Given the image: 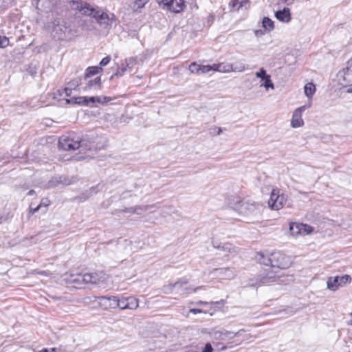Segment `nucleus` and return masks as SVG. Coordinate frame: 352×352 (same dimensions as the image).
I'll use <instances>...</instances> for the list:
<instances>
[{
	"label": "nucleus",
	"instance_id": "obj_1",
	"mask_svg": "<svg viewBox=\"0 0 352 352\" xmlns=\"http://www.w3.org/2000/svg\"><path fill=\"white\" fill-rule=\"evenodd\" d=\"M229 204L234 210L245 217L256 215L259 211L260 205L258 203L239 197H233Z\"/></svg>",
	"mask_w": 352,
	"mask_h": 352
},
{
	"label": "nucleus",
	"instance_id": "obj_2",
	"mask_svg": "<svg viewBox=\"0 0 352 352\" xmlns=\"http://www.w3.org/2000/svg\"><path fill=\"white\" fill-rule=\"evenodd\" d=\"M98 299L112 300L113 304H110L109 306L113 308L119 307L121 309H135L138 307V300L134 297L130 296L127 298H122L118 299L116 296H99Z\"/></svg>",
	"mask_w": 352,
	"mask_h": 352
},
{
	"label": "nucleus",
	"instance_id": "obj_3",
	"mask_svg": "<svg viewBox=\"0 0 352 352\" xmlns=\"http://www.w3.org/2000/svg\"><path fill=\"white\" fill-rule=\"evenodd\" d=\"M265 265H270L272 268L286 269L290 265L289 259L280 252H272L267 261H262Z\"/></svg>",
	"mask_w": 352,
	"mask_h": 352
},
{
	"label": "nucleus",
	"instance_id": "obj_4",
	"mask_svg": "<svg viewBox=\"0 0 352 352\" xmlns=\"http://www.w3.org/2000/svg\"><path fill=\"white\" fill-rule=\"evenodd\" d=\"M59 148L67 151H74L80 147V137L62 135L58 140Z\"/></svg>",
	"mask_w": 352,
	"mask_h": 352
},
{
	"label": "nucleus",
	"instance_id": "obj_5",
	"mask_svg": "<svg viewBox=\"0 0 352 352\" xmlns=\"http://www.w3.org/2000/svg\"><path fill=\"white\" fill-rule=\"evenodd\" d=\"M212 246L217 250V254L221 256H228L230 254L236 253V248L232 243H221L212 241Z\"/></svg>",
	"mask_w": 352,
	"mask_h": 352
},
{
	"label": "nucleus",
	"instance_id": "obj_6",
	"mask_svg": "<svg viewBox=\"0 0 352 352\" xmlns=\"http://www.w3.org/2000/svg\"><path fill=\"white\" fill-rule=\"evenodd\" d=\"M351 281V277L349 275H344L342 276L329 277L327 279V288L332 291L337 290L340 287H343L347 283Z\"/></svg>",
	"mask_w": 352,
	"mask_h": 352
},
{
	"label": "nucleus",
	"instance_id": "obj_7",
	"mask_svg": "<svg viewBox=\"0 0 352 352\" xmlns=\"http://www.w3.org/2000/svg\"><path fill=\"white\" fill-rule=\"evenodd\" d=\"M210 274L222 279L231 280L236 276V271L231 267L215 268Z\"/></svg>",
	"mask_w": 352,
	"mask_h": 352
},
{
	"label": "nucleus",
	"instance_id": "obj_8",
	"mask_svg": "<svg viewBox=\"0 0 352 352\" xmlns=\"http://www.w3.org/2000/svg\"><path fill=\"white\" fill-rule=\"evenodd\" d=\"M85 81V85L82 87L84 91L94 94L101 90L102 82L100 76H97L94 79L88 78Z\"/></svg>",
	"mask_w": 352,
	"mask_h": 352
},
{
	"label": "nucleus",
	"instance_id": "obj_9",
	"mask_svg": "<svg viewBox=\"0 0 352 352\" xmlns=\"http://www.w3.org/2000/svg\"><path fill=\"white\" fill-rule=\"evenodd\" d=\"M312 231V227L306 224L292 223L289 225V232L292 236L306 235Z\"/></svg>",
	"mask_w": 352,
	"mask_h": 352
},
{
	"label": "nucleus",
	"instance_id": "obj_10",
	"mask_svg": "<svg viewBox=\"0 0 352 352\" xmlns=\"http://www.w3.org/2000/svg\"><path fill=\"white\" fill-rule=\"evenodd\" d=\"M100 280V277H99L97 273H87L83 275H78L76 278L72 280V282L79 284L81 283L85 284H97Z\"/></svg>",
	"mask_w": 352,
	"mask_h": 352
},
{
	"label": "nucleus",
	"instance_id": "obj_11",
	"mask_svg": "<svg viewBox=\"0 0 352 352\" xmlns=\"http://www.w3.org/2000/svg\"><path fill=\"white\" fill-rule=\"evenodd\" d=\"M336 77L338 83L342 87L352 86V72L346 67L340 70Z\"/></svg>",
	"mask_w": 352,
	"mask_h": 352
},
{
	"label": "nucleus",
	"instance_id": "obj_12",
	"mask_svg": "<svg viewBox=\"0 0 352 352\" xmlns=\"http://www.w3.org/2000/svg\"><path fill=\"white\" fill-rule=\"evenodd\" d=\"M243 332H245L244 329H240L239 331L234 333L222 329L220 330H213L211 334L214 339L225 340L226 338H232L235 336H241Z\"/></svg>",
	"mask_w": 352,
	"mask_h": 352
},
{
	"label": "nucleus",
	"instance_id": "obj_13",
	"mask_svg": "<svg viewBox=\"0 0 352 352\" xmlns=\"http://www.w3.org/2000/svg\"><path fill=\"white\" fill-rule=\"evenodd\" d=\"M94 17L103 28H107L112 23V19L109 18L107 13L102 12L100 14V12L97 11V12L94 14Z\"/></svg>",
	"mask_w": 352,
	"mask_h": 352
},
{
	"label": "nucleus",
	"instance_id": "obj_14",
	"mask_svg": "<svg viewBox=\"0 0 352 352\" xmlns=\"http://www.w3.org/2000/svg\"><path fill=\"white\" fill-rule=\"evenodd\" d=\"M59 0H40L37 2V8L41 11L48 12L53 10Z\"/></svg>",
	"mask_w": 352,
	"mask_h": 352
},
{
	"label": "nucleus",
	"instance_id": "obj_15",
	"mask_svg": "<svg viewBox=\"0 0 352 352\" xmlns=\"http://www.w3.org/2000/svg\"><path fill=\"white\" fill-rule=\"evenodd\" d=\"M303 111L297 108L293 113L292 118L291 120V125L294 128H298L302 126L304 124V121L302 118V114Z\"/></svg>",
	"mask_w": 352,
	"mask_h": 352
},
{
	"label": "nucleus",
	"instance_id": "obj_16",
	"mask_svg": "<svg viewBox=\"0 0 352 352\" xmlns=\"http://www.w3.org/2000/svg\"><path fill=\"white\" fill-rule=\"evenodd\" d=\"M276 18L283 23H288L291 20L290 10L288 8H284L281 10H278L275 13Z\"/></svg>",
	"mask_w": 352,
	"mask_h": 352
},
{
	"label": "nucleus",
	"instance_id": "obj_17",
	"mask_svg": "<svg viewBox=\"0 0 352 352\" xmlns=\"http://www.w3.org/2000/svg\"><path fill=\"white\" fill-rule=\"evenodd\" d=\"M184 8V0H170L167 10L177 13L183 10Z\"/></svg>",
	"mask_w": 352,
	"mask_h": 352
},
{
	"label": "nucleus",
	"instance_id": "obj_18",
	"mask_svg": "<svg viewBox=\"0 0 352 352\" xmlns=\"http://www.w3.org/2000/svg\"><path fill=\"white\" fill-rule=\"evenodd\" d=\"M278 272L273 270L267 272L266 276L261 279L262 283L267 284L278 281L281 277V275L278 274Z\"/></svg>",
	"mask_w": 352,
	"mask_h": 352
},
{
	"label": "nucleus",
	"instance_id": "obj_19",
	"mask_svg": "<svg viewBox=\"0 0 352 352\" xmlns=\"http://www.w3.org/2000/svg\"><path fill=\"white\" fill-rule=\"evenodd\" d=\"M58 184L69 185L70 182L65 176H59L53 177L47 183L48 188H54L57 186Z\"/></svg>",
	"mask_w": 352,
	"mask_h": 352
},
{
	"label": "nucleus",
	"instance_id": "obj_20",
	"mask_svg": "<svg viewBox=\"0 0 352 352\" xmlns=\"http://www.w3.org/2000/svg\"><path fill=\"white\" fill-rule=\"evenodd\" d=\"M74 4H76V8L77 10H78L79 12L82 14L92 16L94 17V14L96 12H97V11H96L94 9L90 8L87 5L83 6L82 3H78V2H76V3L74 2Z\"/></svg>",
	"mask_w": 352,
	"mask_h": 352
},
{
	"label": "nucleus",
	"instance_id": "obj_21",
	"mask_svg": "<svg viewBox=\"0 0 352 352\" xmlns=\"http://www.w3.org/2000/svg\"><path fill=\"white\" fill-rule=\"evenodd\" d=\"M213 71L219 72H230L232 71V65L226 63L213 64Z\"/></svg>",
	"mask_w": 352,
	"mask_h": 352
},
{
	"label": "nucleus",
	"instance_id": "obj_22",
	"mask_svg": "<svg viewBox=\"0 0 352 352\" xmlns=\"http://www.w3.org/2000/svg\"><path fill=\"white\" fill-rule=\"evenodd\" d=\"M102 71V68L101 67H89L87 68L85 75L84 80H87L88 78H90L91 76L97 74Z\"/></svg>",
	"mask_w": 352,
	"mask_h": 352
},
{
	"label": "nucleus",
	"instance_id": "obj_23",
	"mask_svg": "<svg viewBox=\"0 0 352 352\" xmlns=\"http://www.w3.org/2000/svg\"><path fill=\"white\" fill-rule=\"evenodd\" d=\"M67 30V28L65 25L58 24L54 27L53 33L54 34V36L57 37L58 39H63L65 31Z\"/></svg>",
	"mask_w": 352,
	"mask_h": 352
},
{
	"label": "nucleus",
	"instance_id": "obj_24",
	"mask_svg": "<svg viewBox=\"0 0 352 352\" xmlns=\"http://www.w3.org/2000/svg\"><path fill=\"white\" fill-rule=\"evenodd\" d=\"M187 283L186 280L181 279L173 284H169L164 287L165 292L167 294L170 293L174 287H182L183 285H186Z\"/></svg>",
	"mask_w": 352,
	"mask_h": 352
},
{
	"label": "nucleus",
	"instance_id": "obj_25",
	"mask_svg": "<svg viewBox=\"0 0 352 352\" xmlns=\"http://www.w3.org/2000/svg\"><path fill=\"white\" fill-rule=\"evenodd\" d=\"M91 144L87 137L80 138V147L78 148L80 149V152L91 150Z\"/></svg>",
	"mask_w": 352,
	"mask_h": 352
},
{
	"label": "nucleus",
	"instance_id": "obj_26",
	"mask_svg": "<svg viewBox=\"0 0 352 352\" xmlns=\"http://www.w3.org/2000/svg\"><path fill=\"white\" fill-rule=\"evenodd\" d=\"M315 91H316V87L313 83L309 82L305 85V86L304 87V92H305V96L307 98H311V97L314 94Z\"/></svg>",
	"mask_w": 352,
	"mask_h": 352
},
{
	"label": "nucleus",
	"instance_id": "obj_27",
	"mask_svg": "<svg viewBox=\"0 0 352 352\" xmlns=\"http://www.w3.org/2000/svg\"><path fill=\"white\" fill-rule=\"evenodd\" d=\"M129 72V68L126 67V63H125V60L121 63L120 67L118 69L117 72L111 76H122L126 72Z\"/></svg>",
	"mask_w": 352,
	"mask_h": 352
},
{
	"label": "nucleus",
	"instance_id": "obj_28",
	"mask_svg": "<svg viewBox=\"0 0 352 352\" xmlns=\"http://www.w3.org/2000/svg\"><path fill=\"white\" fill-rule=\"evenodd\" d=\"M125 63H126V67L129 68V72H131L139 63V61L136 57H130L125 59Z\"/></svg>",
	"mask_w": 352,
	"mask_h": 352
},
{
	"label": "nucleus",
	"instance_id": "obj_29",
	"mask_svg": "<svg viewBox=\"0 0 352 352\" xmlns=\"http://www.w3.org/2000/svg\"><path fill=\"white\" fill-rule=\"evenodd\" d=\"M263 27L265 30L270 32L274 29V22L268 17L263 19Z\"/></svg>",
	"mask_w": 352,
	"mask_h": 352
},
{
	"label": "nucleus",
	"instance_id": "obj_30",
	"mask_svg": "<svg viewBox=\"0 0 352 352\" xmlns=\"http://www.w3.org/2000/svg\"><path fill=\"white\" fill-rule=\"evenodd\" d=\"M278 192H276V190H273L271 192L270 198L268 201V204L272 208H273V206H274L276 201H277V199H278Z\"/></svg>",
	"mask_w": 352,
	"mask_h": 352
},
{
	"label": "nucleus",
	"instance_id": "obj_31",
	"mask_svg": "<svg viewBox=\"0 0 352 352\" xmlns=\"http://www.w3.org/2000/svg\"><path fill=\"white\" fill-rule=\"evenodd\" d=\"M263 83L261 84V87H264L266 90H268L269 88L274 89V83L271 80V76L269 75L264 80Z\"/></svg>",
	"mask_w": 352,
	"mask_h": 352
},
{
	"label": "nucleus",
	"instance_id": "obj_32",
	"mask_svg": "<svg viewBox=\"0 0 352 352\" xmlns=\"http://www.w3.org/2000/svg\"><path fill=\"white\" fill-rule=\"evenodd\" d=\"M232 65V72H241L245 69V66L242 62L238 61Z\"/></svg>",
	"mask_w": 352,
	"mask_h": 352
},
{
	"label": "nucleus",
	"instance_id": "obj_33",
	"mask_svg": "<svg viewBox=\"0 0 352 352\" xmlns=\"http://www.w3.org/2000/svg\"><path fill=\"white\" fill-rule=\"evenodd\" d=\"M88 97L87 96H79L74 98V103L78 104H82L84 106H88L87 102Z\"/></svg>",
	"mask_w": 352,
	"mask_h": 352
},
{
	"label": "nucleus",
	"instance_id": "obj_34",
	"mask_svg": "<svg viewBox=\"0 0 352 352\" xmlns=\"http://www.w3.org/2000/svg\"><path fill=\"white\" fill-rule=\"evenodd\" d=\"M189 70L191 73L199 74L200 65H198L195 62H193L189 65Z\"/></svg>",
	"mask_w": 352,
	"mask_h": 352
},
{
	"label": "nucleus",
	"instance_id": "obj_35",
	"mask_svg": "<svg viewBox=\"0 0 352 352\" xmlns=\"http://www.w3.org/2000/svg\"><path fill=\"white\" fill-rule=\"evenodd\" d=\"M224 303H225V300H221L219 301H214V302L212 301V302H210L199 300V301H197V302H195V304L198 305H219V304L224 305Z\"/></svg>",
	"mask_w": 352,
	"mask_h": 352
},
{
	"label": "nucleus",
	"instance_id": "obj_36",
	"mask_svg": "<svg viewBox=\"0 0 352 352\" xmlns=\"http://www.w3.org/2000/svg\"><path fill=\"white\" fill-rule=\"evenodd\" d=\"M284 200H285V199H284L283 196L279 195L278 199H277V201H276V203L274 204V206H273L272 209L279 210L280 208H281L283 207Z\"/></svg>",
	"mask_w": 352,
	"mask_h": 352
},
{
	"label": "nucleus",
	"instance_id": "obj_37",
	"mask_svg": "<svg viewBox=\"0 0 352 352\" xmlns=\"http://www.w3.org/2000/svg\"><path fill=\"white\" fill-rule=\"evenodd\" d=\"M255 76L256 78H261V80H263L269 75L267 74L266 70L262 67L258 72H256Z\"/></svg>",
	"mask_w": 352,
	"mask_h": 352
},
{
	"label": "nucleus",
	"instance_id": "obj_38",
	"mask_svg": "<svg viewBox=\"0 0 352 352\" xmlns=\"http://www.w3.org/2000/svg\"><path fill=\"white\" fill-rule=\"evenodd\" d=\"M149 0H134V5L136 9L142 8Z\"/></svg>",
	"mask_w": 352,
	"mask_h": 352
},
{
	"label": "nucleus",
	"instance_id": "obj_39",
	"mask_svg": "<svg viewBox=\"0 0 352 352\" xmlns=\"http://www.w3.org/2000/svg\"><path fill=\"white\" fill-rule=\"evenodd\" d=\"M210 71H213L212 65H200V74H206Z\"/></svg>",
	"mask_w": 352,
	"mask_h": 352
},
{
	"label": "nucleus",
	"instance_id": "obj_40",
	"mask_svg": "<svg viewBox=\"0 0 352 352\" xmlns=\"http://www.w3.org/2000/svg\"><path fill=\"white\" fill-rule=\"evenodd\" d=\"M9 45V39L6 36H0V47L3 48Z\"/></svg>",
	"mask_w": 352,
	"mask_h": 352
},
{
	"label": "nucleus",
	"instance_id": "obj_41",
	"mask_svg": "<svg viewBox=\"0 0 352 352\" xmlns=\"http://www.w3.org/2000/svg\"><path fill=\"white\" fill-rule=\"evenodd\" d=\"M170 0H156L157 3L164 9H168L169 1Z\"/></svg>",
	"mask_w": 352,
	"mask_h": 352
},
{
	"label": "nucleus",
	"instance_id": "obj_42",
	"mask_svg": "<svg viewBox=\"0 0 352 352\" xmlns=\"http://www.w3.org/2000/svg\"><path fill=\"white\" fill-rule=\"evenodd\" d=\"M164 212L168 215H172L173 214H176L178 217L180 216V214L178 213V212L173 207L168 208L166 209V210L164 211Z\"/></svg>",
	"mask_w": 352,
	"mask_h": 352
},
{
	"label": "nucleus",
	"instance_id": "obj_43",
	"mask_svg": "<svg viewBox=\"0 0 352 352\" xmlns=\"http://www.w3.org/2000/svg\"><path fill=\"white\" fill-rule=\"evenodd\" d=\"M43 204H44L45 207L48 205V204L47 202H42V203H41L39 205H38L34 208L30 207V213L31 214H33L34 213H35L36 211H38L39 210V208L41 207V206Z\"/></svg>",
	"mask_w": 352,
	"mask_h": 352
},
{
	"label": "nucleus",
	"instance_id": "obj_44",
	"mask_svg": "<svg viewBox=\"0 0 352 352\" xmlns=\"http://www.w3.org/2000/svg\"><path fill=\"white\" fill-rule=\"evenodd\" d=\"M111 60V57L109 56H107L104 58H103L101 61L100 62V67L106 66L109 64V63Z\"/></svg>",
	"mask_w": 352,
	"mask_h": 352
},
{
	"label": "nucleus",
	"instance_id": "obj_45",
	"mask_svg": "<svg viewBox=\"0 0 352 352\" xmlns=\"http://www.w3.org/2000/svg\"><path fill=\"white\" fill-rule=\"evenodd\" d=\"M212 347L210 343H207L201 352H212Z\"/></svg>",
	"mask_w": 352,
	"mask_h": 352
},
{
	"label": "nucleus",
	"instance_id": "obj_46",
	"mask_svg": "<svg viewBox=\"0 0 352 352\" xmlns=\"http://www.w3.org/2000/svg\"><path fill=\"white\" fill-rule=\"evenodd\" d=\"M311 106V102L309 101L307 104L305 105H302L300 107H298L299 109H300L302 111H305L306 109H309Z\"/></svg>",
	"mask_w": 352,
	"mask_h": 352
},
{
	"label": "nucleus",
	"instance_id": "obj_47",
	"mask_svg": "<svg viewBox=\"0 0 352 352\" xmlns=\"http://www.w3.org/2000/svg\"><path fill=\"white\" fill-rule=\"evenodd\" d=\"M190 312L196 314H198V313H205V314H206L208 311H204V310L200 309L193 308V309H190Z\"/></svg>",
	"mask_w": 352,
	"mask_h": 352
},
{
	"label": "nucleus",
	"instance_id": "obj_48",
	"mask_svg": "<svg viewBox=\"0 0 352 352\" xmlns=\"http://www.w3.org/2000/svg\"><path fill=\"white\" fill-rule=\"evenodd\" d=\"M87 102L88 106H93V104L96 102L95 96L88 97Z\"/></svg>",
	"mask_w": 352,
	"mask_h": 352
},
{
	"label": "nucleus",
	"instance_id": "obj_49",
	"mask_svg": "<svg viewBox=\"0 0 352 352\" xmlns=\"http://www.w3.org/2000/svg\"><path fill=\"white\" fill-rule=\"evenodd\" d=\"M80 79H76L72 82H70L69 84L70 85V88H72V87H76V86H78L79 84H80Z\"/></svg>",
	"mask_w": 352,
	"mask_h": 352
},
{
	"label": "nucleus",
	"instance_id": "obj_50",
	"mask_svg": "<svg viewBox=\"0 0 352 352\" xmlns=\"http://www.w3.org/2000/svg\"><path fill=\"white\" fill-rule=\"evenodd\" d=\"M346 68L352 72V58L347 62Z\"/></svg>",
	"mask_w": 352,
	"mask_h": 352
},
{
	"label": "nucleus",
	"instance_id": "obj_51",
	"mask_svg": "<svg viewBox=\"0 0 352 352\" xmlns=\"http://www.w3.org/2000/svg\"><path fill=\"white\" fill-rule=\"evenodd\" d=\"M111 100H112V98L104 96L102 98V104L107 103L108 102H110Z\"/></svg>",
	"mask_w": 352,
	"mask_h": 352
},
{
	"label": "nucleus",
	"instance_id": "obj_52",
	"mask_svg": "<svg viewBox=\"0 0 352 352\" xmlns=\"http://www.w3.org/2000/svg\"><path fill=\"white\" fill-rule=\"evenodd\" d=\"M199 289V287H197V288L193 289H190V288H187V287H186V288H185V291H184V292H185V293H190V292H191V291H192V292H196L197 289Z\"/></svg>",
	"mask_w": 352,
	"mask_h": 352
},
{
	"label": "nucleus",
	"instance_id": "obj_53",
	"mask_svg": "<svg viewBox=\"0 0 352 352\" xmlns=\"http://www.w3.org/2000/svg\"><path fill=\"white\" fill-rule=\"evenodd\" d=\"M34 272H35V273L38 274H41V275H45V276H47V275L48 274V273H47L45 271H38V270H35Z\"/></svg>",
	"mask_w": 352,
	"mask_h": 352
},
{
	"label": "nucleus",
	"instance_id": "obj_54",
	"mask_svg": "<svg viewBox=\"0 0 352 352\" xmlns=\"http://www.w3.org/2000/svg\"><path fill=\"white\" fill-rule=\"evenodd\" d=\"M65 94L67 96H69L72 92V88L67 87V88H65Z\"/></svg>",
	"mask_w": 352,
	"mask_h": 352
},
{
	"label": "nucleus",
	"instance_id": "obj_55",
	"mask_svg": "<svg viewBox=\"0 0 352 352\" xmlns=\"http://www.w3.org/2000/svg\"><path fill=\"white\" fill-rule=\"evenodd\" d=\"M96 102L102 103V98L99 96H95Z\"/></svg>",
	"mask_w": 352,
	"mask_h": 352
},
{
	"label": "nucleus",
	"instance_id": "obj_56",
	"mask_svg": "<svg viewBox=\"0 0 352 352\" xmlns=\"http://www.w3.org/2000/svg\"><path fill=\"white\" fill-rule=\"evenodd\" d=\"M283 3H287V5H291L294 3V0H281Z\"/></svg>",
	"mask_w": 352,
	"mask_h": 352
},
{
	"label": "nucleus",
	"instance_id": "obj_57",
	"mask_svg": "<svg viewBox=\"0 0 352 352\" xmlns=\"http://www.w3.org/2000/svg\"><path fill=\"white\" fill-rule=\"evenodd\" d=\"M124 212H133V213H135L136 212V210L134 209V208H131V209H129L127 210H124Z\"/></svg>",
	"mask_w": 352,
	"mask_h": 352
},
{
	"label": "nucleus",
	"instance_id": "obj_58",
	"mask_svg": "<svg viewBox=\"0 0 352 352\" xmlns=\"http://www.w3.org/2000/svg\"><path fill=\"white\" fill-rule=\"evenodd\" d=\"M223 130L221 128H217V135H220L222 133Z\"/></svg>",
	"mask_w": 352,
	"mask_h": 352
},
{
	"label": "nucleus",
	"instance_id": "obj_59",
	"mask_svg": "<svg viewBox=\"0 0 352 352\" xmlns=\"http://www.w3.org/2000/svg\"><path fill=\"white\" fill-rule=\"evenodd\" d=\"M34 193V191L33 190H30L28 192V195H32Z\"/></svg>",
	"mask_w": 352,
	"mask_h": 352
},
{
	"label": "nucleus",
	"instance_id": "obj_60",
	"mask_svg": "<svg viewBox=\"0 0 352 352\" xmlns=\"http://www.w3.org/2000/svg\"><path fill=\"white\" fill-rule=\"evenodd\" d=\"M351 88H349V89H348V90H347V92H348V93H352V86H351Z\"/></svg>",
	"mask_w": 352,
	"mask_h": 352
},
{
	"label": "nucleus",
	"instance_id": "obj_61",
	"mask_svg": "<svg viewBox=\"0 0 352 352\" xmlns=\"http://www.w3.org/2000/svg\"><path fill=\"white\" fill-rule=\"evenodd\" d=\"M227 348H228V346H222V347H221V350H224V349H226Z\"/></svg>",
	"mask_w": 352,
	"mask_h": 352
},
{
	"label": "nucleus",
	"instance_id": "obj_62",
	"mask_svg": "<svg viewBox=\"0 0 352 352\" xmlns=\"http://www.w3.org/2000/svg\"><path fill=\"white\" fill-rule=\"evenodd\" d=\"M349 324H350L351 325H352V320L349 322Z\"/></svg>",
	"mask_w": 352,
	"mask_h": 352
}]
</instances>
